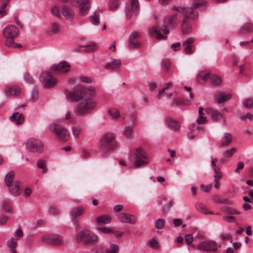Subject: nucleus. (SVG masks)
<instances>
[{
  "mask_svg": "<svg viewBox=\"0 0 253 253\" xmlns=\"http://www.w3.org/2000/svg\"><path fill=\"white\" fill-rule=\"evenodd\" d=\"M211 188V185H204V184L201 185V189L204 192H209Z\"/></svg>",
  "mask_w": 253,
  "mask_h": 253,
  "instance_id": "nucleus-61",
  "label": "nucleus"
},
{
  "mask_svg": "<svg viewBox=\"0 0 253 253\" xmlns=\"http://www.w3.org/2000/svg\"><path fill=\"white\" fill-rule=\"evenodd\" d=\"M78 91L76 87L74 90L69 91L67 90H65V94L66 95V98L71 101L78 102L81 100V97H79Z\"/></svg>",
  "mask_w": 253,
  "mask_h": 253,
  "instance_id": "nucleus-20",
  "label": "nucleus"
},
{
  "mask_svg": "<svg viewBox=\"0 0 253 253\" xmlns=\"http://www.w3.org/2000/svg\"><path fill=\"white\" fill-rule=\"evenodd\" d=\"M134 126L133 125H128L125 126L124 135L127 138L130 139L132 137Z\"/></svg>",
  "mask_w": 253,
  "mask_h": 253,
  "instance_id": "nucleus-31",
  "label": "nucleus"
},
{
  "mask_svg": "<svg viewBox=\"0 0 253 253\" xmlns=\"http://www.w3.org/2000/svg\"><path fill=\"white\" fill-rule=\"evenodd\" d=\"M196 121L198 124H202L207 122V118L205 116H200Z\"/></svg>",
  "mask_w": 253,
  "mask_h": 253,
  "instance_id": "nucleus-64",
  "label": "nucleus"
},
{
  "mask_svg": "<svg viewBox=\"0 0 253 253\" xmlns=\"http://www.w3.org/2000/svg\"><path fill=\"white\" fill-rule=\"evenodd\" d=\"M210 83L212 85H218L221 83V79L217 75H211L210 76Z\"/></svg>",
  "mask_w": 253,
  "mask_h": 253,
  "instance_id": "nucleus-33",
  "label": "nucleus"
},
{
  "mask_svg": "<svg viewBox=\"0 0 253 253\" xmlns=\"http://www.w3.org/2000/svg\"><path fill=\"white\" fill-rule=\"evenodd\" d=\"M231 97V95L230 93L224 94L223 93H220L217 98V102L218 103H222L230 99Z\"/></svg>",
  "mask_w": 253,
  "mask_h": 253,
  "instance_id": "nucleus-35",
  "label": "nucleus"
},
{
  "mask_svg": "<svg viewBox=\"0 0 253 253\" xmlns=\"http://www.w3.org/2000/svg\"><path fill=\"white\" fill-rule=\"evenodd\" d=\"M149 33L151 36H154L155 34H156V38L158 40L166 39V38L165 36H164L161 33L159 27H157L150 28Z\"/></svg>",
  "mask_w": 253,
  "mask_h": 253,
  "instance_id": "nucleus-26",
  "label": "nucleus"
},
{
  "mask_svg": "<svg viewBox=\"0 0 253 253\" xmlns=\"http://www.w3.org/2000/svg\"><path fill=\"white\" fill-rule=\"evenodd\" d=\"M185 240L188 245L191 244L193 241V236L190 234L185 235Z\"/></svg>",
  "mask_w": 253,
  "mask_h": 253,
  "instance_id": "nucleus-59",
  "label": "nucleus"
},
{
  "mask_svg": "<svg viewBox=\"0 0 253 253\" xmlns=\"http://www.w3.org/2000/svg\"><path fill=\"white\" fill-rule=\"evenodd\" d=\"M9 119L10 121L14 123L16 125H20L23 123L24 117L21 113L15 112L9 117Z\"/></svg>",
  "mask_w": 253,
  "mask_h": 253,
  "instance_id": "nucleus-22",
  "label": "nucleus"
},
{
  "mask_svg": "<svg viewBox=\"0 0 253 253\" xmlns=\"http://www.w3.org/2000/svg\"><path fill=\"white\" fill-rule=\"evenodd\" d=\"M119 0H111L110 2V8L112 10L116 9L119 5Z\"/></svg>",
  "mask_w": 253,
  "mask_h": 253,
  "instance_id": "nucleus-53",
  "label": "nucleus"
},
{
  "mask_svg": "<svg viewBox=\"0 0 253 253\" xmlns=\"http://www.w3.org/2000/svg\"><path fill=\"white\" fill-rule=\"evenodd\" d=\"M42 241L54 245H60L63 242V238L58 235H50L45 236L42 238Z\"/></svg>",
  "mask_w": 253,
  "mask_h": 253,
  "instance_id": "nucleus-12",
  "label": "nucleus"
},
{
  "mask_svg": "<svg viewBox=\"0 0 253 253\" xmlns=\"http://www.w3.org/2000/svg\"><path fill=\"white\" fill-rule=\"evenodd\" d=\"M37 167L43 169L46 167L45 161L43 160H39L37 163Z\"/></svg>",
  "mask_w": 253,
  "mask_h": 253,
  "instance_id": "nucleus-62",
  "label": "nucleus"
},
{
  "mask_svg": "<svg viewBox=\"0 0 253 253\" xmlns=\"http://www.w3.org/2000/svg\"><path fill=\"white\" fill-rule=\"evenodd\" d=\"M116 137L114 133H107L102 136L99 142V147L102 152L103 155L110 154L111 147H116V144L114 141Z\"/></svg>",
  "mask_w": 253,
  "mask_h": 253,
  "instance_id": "nucleus-2",
  "label": "nucleus"
},
{
  "mask_svg": "<svg viewBox=\"0 0 253 253\" xmlns=\"http://www.w3.org/2000/svg\"><path fill=\"white\" fill-rule=\"evenodd\" d=\"M118 219L120 222L134 224L136 222L135 216L132 214L121 213L118 215Z\"/></svg>",
  "mask_w": 253,
  "mask_h": 253,
  "instance_id": "nucleus-17",
  "label": "nucleus"
},
{
  "mask_svg": "<svg viewBox=\"0 0 253 253\" xmlns=\"http://www.w3.org/2000/svg\"><path fill=\"white\" fill-rule=\"evenodd\" d=\"M207 113L210 115L212 119L215 121H217L220 120L222 118L221 114L218 111L213 109V108H210L207 110Z\"/></svg>",
  "mask_w": 253,
  "mask_h": 253,
  "instance_id": "nucleus-24",
  "label": "nucleus"
},
{
  "mask_svg": "<svg viewBox=\"0 0 253 253\" xmlns=\"http://www.w3.org/2000/svg\"><path fill=\"white\" fill-rule=\"evenodd\" d=\"M51 13L55 17L60 18L61 14L67 20H72L75 16V11L71 7L63 5L59 9L57 6L53 7L51 10Z\"/></svg>",
  "mask_w": 253,
  "mask_h": 253,
  "instance_id": "nucleus-4",
  "label": "nucleus"
},
{
  "mask_svg": "<svg viewBox=\"0 0 253 253\" xmlns=\"http://www.w3.org/2000/svg\"><path fill=\"white\" fill-rule=\"evenodd\" d=\"M77 240L84 244L95 245L98 241V237L95 235H92L88 230H84L80 232L77 236Z\"/></svg>",
  "mask_w": 253,
  "mask_h": 253,
  "instance_id": "nucleus-6",
  "label": "nucleus"
},
{
  "mask_svg": "<svg viewBox=\"0 0 253 253\" xmlns=\"http://www.w3.org/2000/svg\"><path fill=\"white\" fill-rule=\"evenodd\" d=\"M23 236V233L21 228L18 229L14 233V237H12L7 241V245L10 249L11 253H16L15 248L17 246V242L19 239Z\"/></svg>",
  "mask_w": 253,
  "mask_h": 253,
  "instance_id": "nucleus-10",
  "label": "nucleus"
},
{
  "mask_svg": "<svg viewBox=\"0 0 253 253\" xmlns=\"http://www.w3.org/2000/svg\"><path fill=\"white\" fill-rule=\"evenodd\" d=\"M200 246L206 251H215L218 249V246L215 242L206 241L202 242Z\"/></svg>",
  "mask_w": 253,
  "mask_h": 253,
  "instance_id": "nucleus-19",
  "label": "nucleus"
},
{
  "mask_svg": "<svg viewBox=\"0 0 253 253\" xmlns=\"http://www.w3.org/2000/svg\"><path fill=\"white\" fill-rule=\"evenodd\" d=\"M236 151V149L235 148H232L227 151H226L224 154L223 156L227 158L231 157L234 153Z\"/></svg>",
  "mask_w": 253,
  "mask_h": 253,
  "instance_id": "nucleus-55",
  "label": "nucleus"
},
{
  "mask_svg": "<svg viewBox=\"0 0 253 253\" xmlns=\"http://www.w3.org/2000/svg\"><path fill=\"white\" fill-rule=\"evenodd\" d=\"M59 29V24L57 23H53L51 27V32L53 34H56L58 33Z\"/></svg>",
  "mask_w": 253,
  "mask_h": 253,
  "instance_id": "nucleus-57",
  "label": "nucleus"
},
{
  "mask_svg": "<svg viewBox=\"0 0 253 253\" xmlns=\"http://www.w3.org/2000/svg\"><path fill=\"white\" fill-rule=\"evenodd\" d=\"M19 30L13 25H9L3 29V34L5 38H15L17 36Z\"/></svg>",
  "mask_w": 253,
  "mask_h": 253,
  "instance_id": "nucleus-15",
  "label": "nucleus"
},
{
  "mask_svg": "<svg viewBox=\"0 0 253 253\" xmlns=\"http://www.w3.org/2000/svg\"><path fill=\"white\" fill-rule=\"evenodd\" d=\"M111 63L112 64L113 70L119 69L122 64L121 60L119 59H113L111 60Z\"/></svg>",
  "mask_w": 253,
  "mask_h": 253,
  "instance_id": "nucleus-40",
  "label": "nucleus"
},
{
  "mask_svg": "<svg viewBox=\"0 0 253 253\" xmlns=\"http://www.w3.org/2000/svg\"><path fill=\"white\" fill-rule=\"evenodd\" d=\"M4 91L8 96H18L21 93L20 89L16 85L5 86Z\"/></svg>",
  "mask_w": 253,
  "mask_h": 253,
  "instance_id": "nucleus-21",
  "label": "nucleus"
},
{
  "mask_svg": "<svg viewBox=\"0 0 253 253\" xmlns=\"http://www.w3.org/2000/svg\"><path fill=\"white\" fill-rule=\"evenodd\" d=\"M253 30V24L250 23H248L245 24L241 28V33H249Z\"/></svg>",
  "mask_w": 253,
  "mask_h": 253,
  "instance_id": "nucleus-39",
  "label": "nucleus"
},
{
  "mask_svg": "<svg viewBox=\"0 0 253 253\" xmlns=\"http://www.w3.org/2000/svg\"><path fill=\"white\" fill-rule=\"evenodd\" d=\"M244 107L246 108H251L253 107V100L251 99H246L243 103Z\"/></svg>",
  "mask_w": 253,
  "mask_h": 253,
  "instance_id": "nucleus-54",
  "label": "nucleus"
},
{
  "mask_svg": "<svg viewBox=\"0 0 253 253\" xmlns=\"http://www.w3.org/2000/svg\"><path fill=\"white\" fill-rule=\"evenodd\" d=\"M193 1L194 3L190 7V9L191 10H194L197 8L200 7L204 2L202 0H193Z\"/></svg>",
  "mask_w": 253,
  "mask_h": 253,
  "instance_id": "nucleus-44",
  "label": "nucleus"
},
{
  "mask_svg": "<svg viewBox=\"0 0 253 253\" xmlns=\"http://www.w3.org/2000/svg\"><path fill=\"white\" fill-rule=\"evenodd\" d=\"M6 38V45L10 47H14L15 43L13 42V40L14 38Z\"/></svg>",
  "mask_w": 253,
  "mask_h": 253,
  "instance_id": "nucleus-58",
  "label": "nucleus"
},
{
  "mask_svg": "<svg viewBox=\"0 0 253 253\" xmlns=\"http://www.w3.org/2000/svg\"><path fill=\"white\" fill-rule=\"evenodd\" d=\"M196 208L199 212L204 213L205 214H209L208 211H207L206 208L204 207V205L201 204H198L196 205Z\"/></svg>",
  "mask_w": 253,
  "mask_h": 253,
  "instance_id": "nucleus-46",
  "label": "nucleus"
},
{
  "mask_svg": "<svg viewBox=\"0 0 253 253\" xmlns=\"http://www.w3.org/2000/svg\"><path fill=\"white\" fill-rule=\"evenodd\" d=\"M85 48L84 51L86 52H93L96 51L97 49V46L96 44L87 45L84 46Z\"/></svg>",
  "mask_w": 253,
  "mask_h": 253,
  "instance_id": "nucleus-49",
  "label": "nucleus"
},
{
  "mask_svg": "<svg viewBox=\"0 0 253 253\" xmlns=\"http://www.w3.org/2000/svg\"><path fill=\"white\" fill-rule=\"evenodd\" d=\"M98 230L106 234L112 233L113 234H115L116 232L114 231L113 230L109 227H99L97 229Z\"/></svg>",
  "mask_w": 253,
  "mask_h": 253,
  "instance_id": "nucleus-51",
  "label": "nucleus"
},
{
  "mask_svg": "<svg viewBox=\"0 0 253 253\" xmlns=\"http://www.w3.org/2000/svg\"><path fill=\"white\" fill-rule=\"evenodd\" d=\"M70 65L65 61H61L58 64L53 65L51 69L59 73H65L70 71Z\"/></svg>",
  "mask_w": 253,
  "mask_h": 253,
  "instance_id": "nucleus-14",
  "label": "nucleus"
},
{
  "mask_svg": "<svg viewBox=\"0 0 253 253\" xmlns=\"http://www.w3.org/2000/svg\"><path fill=\"white\" fill-rule=\"evenodd\" d=\"M131 7L133 11L136 12L137 13L139 8L138 0H131Z\"/></svg>",
  "mask_w": 253,
  "mask_h": 253,
  "instance_id": "nucleus-43",
  "label": "nucleus"
},
{
  "mask_svg": "<svg viewBox=\"0 0 253 253\" xmlns=\"http://www.w3.org/2000/svg\"><path fill=\"white\" fill-rule=\"evenodd\" d=\"M50 129L56 134L59 140L65 142L69 140L70 133L65 127L61 126L57 124L54 123L50 126Z\"/></svg>",
  "mask_w": 253,
  "mask_h": 253,
  "instance_id": "nucleus-5",
  "label": "nucleus"
},
{
  "mask_svg": "<svg viewBox=\"0 0 253 253\" xmlns=\"http://www.w3.org/2000/svg\"><path fill=\"white\" fill-rule=\"evenodd\" d=\"M217 161V159L216 158H213V157H211V165L214 173L221 172L219 168H218L217 166L215 165V162Z\"/></svg>",
  "mask_w": 253,
  "mask_h": 253,
  "instance_id": "nucleus-47",
  "label": "nucleus"
},
{
  "mask_svg": "<svg viewBox=\"0 0 253 253\" xmlns=\"http://www.w3.org/2000/svg\"><path fill=\"white\" fill-rule=\"evenodd\" d=\"M96 102L92 99L82 100L78 105L75 112L79 115H84L89 113L96 106Z\"/></svg>",
  "mask_w": 253,
  "mask_h": 253,
  "instance_id": "nucleus-3",
  "label": "nucleus"
},
{
  "mask_svg": "<svg viewBox=\"0 0 253 253\" xmlns=\"http://www.w3.org/2000/svg\"><path fill=\"white\" fill-rule=\"evenodd\" d=\"M72 133L74 136L78 137L79 136L80 134L82 131V129L80 128L77 127H73L72 129Z\"/></svg>",
  "mask_w": 253,
  "mask_h": 253,
  "instance_id": "nucleus-56",
  "label": "nucleus"
},
{
  "mask_svg": "<svg viewBox=\"0 0 253 253\" xmlns=\"http://www.w3.org/2000/svg\"><path fill=\"white\" fill-rule=\"evenodd\" d=\"M26 148L30 152L37 151L41 153L42 151L43 144L37 140L30 139L27 142Z\"/></svg>",
  "mask_w": 253,
  "mask_h": 253,
  "instance_id": "nucleus-11",
  "label": "nucleus"
},
{
  "mask_svg": "<svg viewBox=\"0 0 253 253\" xmlns=\"http://www.w3.org/2000/svg\"><path fill=\"white\" fill-rule=\"evenodd\" d=\"M165 220L162 218L157 219L155 222V226L158 229H161L164 228L165 225Z\"/></svg>",
  "mask_w": 253,
  "mask_h": 253,
  "instance_id": "nucleus-41",
  "label": "nucleus"
},
{
  "mask_svg": "<svg viewBox=\"0 0 253 253\" xmlns=\"http://www.w3.org/2000/svg\"><path fill=\"white\" fill-rule=\"evenodd\" d=\"M162 66L166 70H168L169 66V63L168 60H163L162 63Z\"/></svg>",
  "mask_w": 253,
  "mask_h": 253,
  "instance_id": "nucleus-63",
  "label": "nucleus"
},
{
  "mask_svg": "<svg viewBox=\"0 0 253 253\" xmlns=\"http://www.w3.org/2000/svg\"><path fill=\"white\" fill-rule=\"evenodd\" d=\"M172 9L182 14L185 17L181 26L182 34L183 35H187L191 33L192 28L188 19L190 18L192 19H196L198 17V13L195 12L189 11L184 7L173 6Z\"/></svg>",
  "mask_w": 253,
  "mask_h": 253,
  "instance_id": "nucleus-1",
  "label": "nucleus"
},
{
  "mask_svg": "<svg viewBox=\"0 0 253 253\" xmlns=\"http://www.w3.org/2000/svg\"><path fill=\"white\" fill-rule=\"evenodd\" d=\"M195 40L193 38H189L184 41L182 45L184 47V51L187 54H191L195 51V47L193 45Z\"/></svg>",
  "mask_w": 253,
  "mask_h": 253,
  "instance_id": "nucleus-18",
  "label": "nucleus"
},
{
  "mask_svg": "<svg viewBox=\"0 0 253 253\" xmlns=\"http://www.w3.org/2000/svg\"><path fill=\"white\" fill-rule=\"evenodd\" d=\"M133 154L136 161L134 163V166L136 168L144 166L147 164V162L143 159L146 160L148 158V155L144 149L141 147H139L134 150Z\"/></svg>",
  "mask_w": 253,
  "mask_h": 253,
  "instance_id": "nucleus-7",
  "label": "nucleus"
},
{
  "mask_svg": "<svg viewBox=\"0 0 253 253\" xmlns=\"http://www.w3.org/2000/svg\"><path fill=\"white\" fill-rule=\"evenodd\" d=\"M171 86V84L170 83H169L167 84L166 86L164 88L160 90L159 92L157 94L158 98H160L162 96H163L165 94V91H167L168 89Z\"/></svg>",
  "mask_w": 253,
  "mask_h": 253,
  "instance_id": "nucleus-45",
  "label": "nucleus"
},
{
  "mask_svg": "<svg viewBox=\"0 0 253 253\" xmlns=\"http://www.w3.org/2000/svg\"><path fill=\"white\" fill-rule=\"evenodd\" d=\"M90 20L91 23L94 25H98L100 23V18L99 14L94 13L93 15L90 17Z\"/></svg>",
  "mask_w": 253,
  "mask_h": 253,
  "instance_id": "nucleus-37",
  "label": "nucleus"
},
{
  "mask_svg": "<svg viewBox=\"0 0 253 253\" xmlns=\"http://www.w3.org/2000/svg\"><path fill=\"white\" fill-rule=\"evenodd\" d=\"M141 37V34L138 32H134L132 33L128 39V44L132 48H137L140 46V42L137 39Z\"/></svg>",
  "mask_w": 253,
  "mask_h": 253,
  "instance_id": "nucleus-16",
  "label": "nucleus"
},
{
  "mask_svg": "<svg viewBox=\"0 0 253 253\" xmlns=\"http://www.w3.org/2000/svg\"><path fill=\"white\" fill-rule=\"evenodd\" d=\"M1 207L3 210H5L9 212L11 211L10 206L8 203L6 202H2Z\"/></svg>",
  "mask_w": 253,
  "mask_h": 253,
  "instance_id": "nucleus-60",
  "label": "nucleus"
},
{
  "mask_svg": "<svg viewBox=\"0 0 253 253\" xmlns=\"http://www.w3.org/2000/svg\"><path fill=\"white\" fill-rule=\"evenodd\" d=\"M7 4V2H3L0 4V18L5 16L7 13L5 10V8Z\"/></svg>",
  "mask_w": 253,
  "mask_h": 253,
  "instance_id": "nucleus-48",
  "label": "nucleus"
},
{
  "mask_svg": "<svg viewBox=\"0 0 253 253\" xmlns=\"http://www.w3.org/2000/svg\"><path fill=\"white\" fill-rule=\"evenodd\" d=\"M108 114L111 116L113 119H116L120 117V112L115 108L110 109L107 111Z\"/></svg>",
  "mask_w": 253,
  "mask_h": 253,
  "instance_id": "nucleus-36",
  "label": "nucleus"
},
{
  "mask_svg": "<svg viewBox=\"0 0 253 253\" xmlns=\"http://www.w3.org/2000/svg\"><path fill=\"white\" fill-rule=\"evenodd\" d=\"M9 187V191L14 194L19 195L20 192V186L19 182L18 181H16L14 183L11 184V186Z\"/></svg>",
  "mask_w": 253,
  "mask_h": 253,
  "instance_id": "nucleus-32",
  "label": "nucleus"
},
{
  "mask_svg": "<svg viewBox=\"0 0 253 253\" xmlns=\"http://www.w3.org/2000/svg\"><path fill=\"white\" fill-rule=\"evenodd\" d=\"M84 212V209L82 208H76L74 209L72 212V216L73 217V221L74 224H77L76 218L81 216Z\"/></svg>",
  "mask_w": 253,
  "mask_h": 253,
  "instance_id": "nucleus-25",
  "label": "nucleus"
},
{
  "mask_svg": "<svg viewBox=\"0 0 253 253\" xmlns=\"http://www.w3.org/2000/svg\"><path fill=\"white\" fill-rule=\"evenodd\" d=\"M177 14H173L165 18V23L166 25L169 27L174 28L176 26Z\"/></svg>",
  "mask_w": 253,
  "mask_h": 253,
  "instance_id": "nucleus-23",
  "label": "nucleus"
},
{
  "mask_svg": "<svg viewBox=\"0 0 253 253\" xmlns=\"http://www.w3.org/2000/svg\"><path fill=\"white\" fill-rule=\"evenodd\" d=\"M147 85H148L149 89L151 91H156V89L157 88V84L154 81L148 82V83H147Z\"/></svg>",
  "mask_w": 253,
  "mask_h": 253,
  "instance_id": "nucleus-50",
  "label": "nucleus"
},
{
  "mask_svg": "<svg viewBox=\"0 0 253 253\" xmlns=\"http://www.w3.org/2000/svg\"><path fill=\"white\" fill-rule=\"evenodd\" d=\"M14 172L12 171H10L6 174L5 176L4 181L5 185L7 187L11 186V184H12V182L14 180Z\"/></svg>",
  "mask_w": 253,
  "mask_h": 253,
  "instance_id": "nucleus-29",
  "label": "nucleus"
},
{
  "mask_svg": "<svg viewBox=\"0 0 253 253\" xmlns=\"http://www.w3.org/2000/svg\"><path fill=\"white\" fill-rule=\"evenodd\" d=\"M166 122L168 126L174 130H178L180 127V124L175 120L168 118L166 119Z\"/></svg>",
  "mask_w": 253,
  "mask_h": 253,
  "instance_id": "nucleus-27",
  "label": "nucleus"
},
{
  "mask_svg": "<svg viewBox=\"0 0 253 253\" xmlns=\"http://www.w3.org/2000/svg\"><path fill=\"white\" fill-rule=\"evenodd\" d=\"M222 177L221 172H215L214 174V187L216 189L218 188L219 187V180Z\"/></svg>",
  "mask_w": 253,
  "mask_h": 253,
  "instance_id": "nucleus-42",
  "label": "nucleus"
},
{
  "mask_svg": "<svg viewBox=\"0 0 253 253\" xmlns=\"http://www.w3.org/2000/svg\"><path fill=\"white\" fill-rule=\"evenodd\" d=\"M111 221V216L109 215H103L100 216L97 219V222L106 224L109 223Z\"/></svg>",
  "mask_w": 253,
  "mask_h": 253,
  "instance_id": "nucleus-34",
  "label": "nucleus"
},
{
  "mask_svg": "<svg viewBox=\"0 0 253 253\" xmlns=\"http://www.w3.org/2000/svg\"><path fill=\"white\" fill-rule=\"evenodd\" d=\"M149 245L154 249H158L160 247L158 242L154 239L149 241Z\"/></svg>",
  "mask_w": 253,
  "mask_h": 253,
  "instance_id": "nucleus-52",
  "label": "nucleus"
},
{
  "mask_svg": "<svg viewBox=\"0 0 253 253\" xmlns=\"http://www.w3.org/2000/svg\"><path fill=\"white\" fill-rule=\"evenodd\" d=\"M71 4L79 8L80 15H86L90 8L89 0H71Z\"/></svg>",
  "mask_w": 253,
  "mask_h": 253,
  "instance_id": "nucleus-9",
  "label": "nucleus"
},
{
  "mask_svg": "<svg viewBox=\"0 0 253 253\" xmlns=\"http://www.w3.org/2000/svg\"><path fill=\"white\" fill-rule=\"evenodd\" d=\"M232 141V137L230 133H225L224 134V140L220 142L221 146H226L229 145Z\"/></svg>",
  "mask_w": 253,
  "mask_h": 253,
  "instance_id": "nucleus-30",
  "label": "nucleus"
},
{
  "mask_svg": "<svg viewBox=\"0 0 253 253\" xmlns=\"http://www.w3.org/2000/svg\"><path fill=\"white\" fill-rule=\"evenodd\" d=\"M119 250V246L116 244H112L109 248L106 250V253H118Z\"/></svg>",
  "mask_w": 253,
  "mask_h": 253,
  "instance_id": "nucleus-38",
  "label": "nucleus"
},
{
  "mask_svg": "<svg viewBox=\"0 0 253 253\" xmlns=\"http://www.w3.org/2000/svg\"><path fill=\"white\" fill-rule=\"evenodd\" d=\"M40 79L43 83V87L46 88L52 87L57 83V79L53 77L50 71L42 72Z\"/></svg>",
  "mask_w": 253,
  "mask_h": 253,
  "instance_id": "nucleus-8",
  "label": "nucleus"
},
{
  "mask_svg": "<svg viewBox=\"0 0 253 253\" xmlns=\"http://www.w3.org/2000/svg\"><path fill=\"white\" fill-rule=\"evenodd\" d=\"M211 73L209 71H203L200 72L197 76V80L199 82L206 81L208 79L210 80Z\"/></svg>",
  "mask_w": 253,
  "mask_h": 253,
  "instance_id": "nucleus-28",
  "label": "nucleus"
},
{
  "mask_svg": "<svg viewBox=\"0 0 253 253\" xmlns=\"http://www.w3.org/2000/svg\"><path fill=\"white\" fill-rule=\"evenodd\" d=\"M77 89L78 91L79 97H81V100L85 97H92L94 93V90L89 87H83L80 85L76 86Z\"/></svg>",
  "mask_w": 253,
  "mask_h": 253,
  "instance_id": "nucleus-13",
  "label": "nucleus"
}]
</instances>
